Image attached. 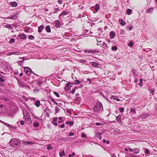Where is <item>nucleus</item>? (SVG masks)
<instances>
[{"mask_svg": "<svg viewBox=\"0 0 157 157\" xmlns=\"http://www.w3.org/2000/svg\"><path fill=\"white\" fill-rule=\"evenodd\" d=\"M94 110L96 112L102 113L103 108L102 103L100 102H97L94 106Z\"/></svg>", "mask_w": 157, "mask_h": 157, "instance_id": "f257e3e1", "label": "nucleus"}, {"mask_svg": "<svg viewBox=\"0 0 157 157\" xmlns=\"http://www.w3.org/2000/svg\"><path fill=\"white\" fill-rule=\"evenodd\" d=\"M10 146L14 148H17V147L20 144V141L16 139H11L10 142Z\"/></svg>", "mask_w": 157, "mask_h": 157, "instance_id": "f03ea898", "label": "nucleus"}, {"mask_svg": "<svg viewBox=\"0 0 157 157\" xmlns=\"http://www.w3.org/2000/svg\"><path fill=\"white\" fill-rule=\"evenodd\" d=\"M24 71L25 72L27 75H30L31 73L34 74V72L32 71L31 69L28 67H25L24 68Z\"/></svg>", "mask_w": 157, "mask_h": 157, "instance_id": "7ed1b4c3", "label": "nucleus"}, {"mask_svg": "<svg viewBox=\"0 0 157 157\" xmlns=\"http://www.w3.org/2000/svg\"><path fill=\"white\" fill-rule=\"evenodd\" d=\"M17 82L20 86L22 88H29L30 87L27 84H23L22 82L18 80Z\"/></svg>", "mask_w": 157, "mask_h": 157, "instance_id": "20e7f679", "label": "nucleus"}, {"mask_svg": "<svg viewBox=\"0 0 157 157\" xmlns=\"http://www.w3.org/2000/svg\"><path fill=\"white\" fill-rule=\"evenodd\" d=\"M23 114L24 118H25L26 121H28L29 120H31L30 115L29 113L27 112H23Z\"/></svg>", "mask_w": 157, "mask_h": 157, "instance_id": "39448f33", "label": "nucleus"}, {"mask_svg": "<svg viewBox=\"0 0 157 157\" xmlns=\"http://www.w3.org/2000/svg\"><path fill=\"white\" fill-rule=\"evenodd\" d=\"M148 114L146 113H143L140 116V119H146L148 117Z\"/></svg>", "mask_w": 157, "mask_h": 157, "instance_id": "423d86ee", "label": "nucleus"}, {"mask_svg": "<svg viewBox=\"0 0 157 157\" xmlns=\"http://www.w3.org/2000/svg\"><path fill=\"white\" fill-rule=\"evenodd\" d=\"M46 82V80H44L43 79H38L36 82H37V84L40 86V85L44 82Z\"/></svg>", "mask_w": 157, "mask_h": 157, "instance_id": "0eeeda50", "label": "nucleus"}, {"mask_svg": "<svg viewBox=\"0 0 157 157\" xmlns=\"http://www.w3.org/2000/svg\"><path fill=\"white\" fill-rule=\"evenodd\" d=\"M102 134V133L97 132L95 133V137L97 139H99L100 140H101V135Z\"/></svg>", "mask_w": 157, "mask_h": 157, "instance_id": "6e6552de", "label": "nucleus"}, {"mask_svg": "<svg viewBox=\"0 0 157 157\" xmlns=\"http://www.w3.org/2000/svg\"><path fill=\"white\" fill-rule=\"evenodd\" d=\"M18 37L21 39H25L26 38V36L24 33H20L18 35Z\"/></svg>", "mask_w": 157, "mask_h": 157, "instance_id": "1a4fd4ad", "label": "nucleus"}, {"mask_svg": "<svg viewBox=\"0 0 157 157\" xmlns=\"http://www.w3.org/2000/svg\"><path fill=\"white\" fill-rule=\"evenodd\" d=\"M18 16V15L17 13H16L15 14H14L13 16H9L7 17L8 19H13L15 20L17 17Z\"/></svg>", "mask_w": 157, "mask_h": 157, "instance_id": "9d476101", "label": "nucleus"}, {"mask_svg": "<svg viewBox=\"0 0 157 157\" xmlns=\"http://www.w3.org/2000/svg\"><path fill=\"white\" fill-rule=\"evenodd\" d=\"M71 84H74L71 83V82H69L66 84L65 87V90H67L70 88V85Z\"/></svg>", "mask_w": 157, "mask_h": 157, "instance_id": "9b49d317", "label": "nucleus"}, {"mask_svg": "<svg viewBox=\"0 0 157 157\" xmlns=\"http://www.w3.org/2000/svg\"><path fill=\"white\" fill-rule=\"evenodd\" d=\"M69 13L67 11H63L61 14L59 15V18L60 19H61L62 18H60V17H61Z\"/></svg>", "mask_w": 157, "mask_h": 157, "instance_id": "f8f14e48", "label": "nucleus"}, {"mask_svg": "<svg viewBox=\"0 0 157 157\" xmlns=\"http://www.w3.org/2000/svg\"><path fill=\"white\" fill-rule=\"evenodd\" d=\"M116 33L114 31H111L109 33V36L110 37L111 39L113 38L115 35Z\"/></svg>", "mask_w": 157, "mask_h": 157, "instance_id": "ddd939ff", "label": "nucleus"}, {"mask_svg": "<svg viewBox=\"0 0 157 157\" xmlns=\"http://www.w3.org/2000/svg\"><path fill=\"white\" fill-rule=\"evenodd\" d=\"M84 52L87 53H90L95 52H96L95 50H86L84 51Z\"/></svg>", "mask_w": 157, "mask_h": 157, "instance_id": "4468645a", "label": "nucleus"}, {"mask_svg": "<svg viewBox=\"0 0 157 157\" xmlns=\"http://www.w3.org/2000/svg\"><path fill=\"white\" fill-rule=\"evenodd\" d=\"M121 115H119L118 116L116 117V120L118 123H122L121 120Z\"/></svg>", "mask_w": 157, "mask_h": 157, "instance_id": "2eb2a0df", "label": "nucleus"}, {"mask_svg": "<svg viewBox=\"0 0 157 157\" xmlns=\"http://www.w3.org/2000/svg\"><path fill=\"white\" fill-rule=\"evenodd\" d=\"M17 2H11L10 3V5L13 7H15L17 6Z\"/></svg>", "mask_w": 157, "mask_h": 157, "instance_id": "dca6fc26", "label": "nucleus"}, {"mask_svg": "<svg viewBox=\"0 0 157 157\" xmlns=\"http://www.w3.org/2000/svg\"><path fill=\"white\" fill-rule=\"evenodd\" d=\"M119 22H120V24H121L122 26L124 25L126 23L121 18L119 19Z\"/></svg>", "mask_w": 157, "mask_h": 157, "instance_id": "f3484780", "label": "nucleus"}, {"mask_svg": "<svg viewBox=\"0 0 157 157\" xmlns=\"http://www.w3.org/2000/svg\"><path fill=\"white\" fill-rule=\"evenodd\" d=\"M15 113V111L12 110H10L9 112H7L8 115L10 116H12L13 114H14Z\"/></svg>", "mask_w": 157, "mask_h": 157, "instance_id": "a211bd4d", "label": "nucleus"}, {"mask_svg": "<svg viewBox=\"0 0 157 157\" xmlns=\"http://www.w3.org/2000/svg\"><path fill=\"white\" fill-rule=\"evenodd\" d=\"M91 65L94 67H97L99 66V64L96 62H92L91 63L90 62Z\"/></svg>", "mask_w": 157, "mask_h": 157, "instance_id": "6ab92c4d", "label": "nucleus"}, {"mask_svg": "<svg viewBox=\"0 0 157 157\" xmlns=\"http://www.w3.org/2000/svg\"><path fill=\"white\" fill-rule=\"evenodd\" d=\"M99 9L100 5L98 4H96L94 7V9L96 10V12L94 13H95L96 12H97Z\"/></svg>", "mask_w": 157, "mask_h": 157, "instance_id": "aec40b11", "label": "nucleus"}, {"mask_svg": "<svg viewBox=\"0 0 157 157\" xmlns=\"http://www.w3.org/2000/svg\"><path fill=\"white\" fill-rule=\"evenodd\" d=\"M46 31L48 33H50L51 31L50 27L49 25H47L45 28Z\"/></svg>", "mask_w": 157, "mask_h": 157, "instance_id": "412c9836", "label": "nucleus"}, {"mask_svg": "<svg viewBox=\"0 0 157 157\" xmlns=\"http://www.w3.org/2000/svg\"><path fill=\"white\" fill-rule=\"evenodd\" d=\"M111 98L117 101H120L119 99L117 96L112 95L111 97Z\"/></svg>", "mask_w": 157, "mask_h": 157, "instance_id": "4be33fe9", "label": "nucleus"}, {"mask_svg": "<svg viewBox=\"0 0 157 157\" xmlns=\"http://www.w3.org/2000/svg\"><path fill=\"white\" fill-rule=\"evenodd\" d=\"M55 25H56V26L57 28L59 27H60L61 26V24L60 23V22L58 20H57V21H55Z\"/></svg>", "mask_w": 157, "mask_h": 157, "instance_id": "5701e85b", "label": "nucleus"}, {"mask_svg": "<svg viewBox=\"0 0 157 157\" xmlns=\"http://www.w3.org/2000/svg\"><path fill=\"white\" fill-rule=\"evenodd\" d=\"M38 28V32L39 33H40L42 31V30L44 28V26L43 25H41L39 26Z\"/></svg>", "mask_w": 157, "mask_h": 157, "instance_id": "b1692460", "label": "nucleus"}, {"mask_svg": "<svg viewBox=\"0 0 157 157\" xmlns=\"http://www.w3.org/2000/svg\"><path fill=\"white\" fill-rule=\"evenodd\" d=\"M34 104L37 107H39L40 104V101L39 100H37L36 101H35Z\"/></svg>", "mask_w": 157, "mask_h": 157, "instance_id": "393cba45", "label": "nucleus"}, {"mask_svg": "<svg viewBox=\"0 0 157 157\" xmlns=\"http://www.w3.org/2000/svg\"><path fill=\"white\" fill-rule=\"evenodd\" d=\"M148 90L150 91V93L151 94L153 95H154L155 89L154 88L149 89Z\"/></svg>", "mask_w": 157, "mask_h": 157, "instance_id": "a878e982", "label": "nucleus"}, {"mask_svg": "<svg viewBox=\"0 0 157 157\" xmlns=\"http://www.w3.org/2000/svg\"><path fill=\"white\" fill-rule=\"evenodd\" d=\"M23 143L25 145H28L29 144H31L33 143V142L29 141H24L23 142Z\"/></svg>", "mask_w": 157, "mask_h": 157, "instance_id": "bb28decb", "label": "nucleus"}, {"mask_svg": "<svg viewBox=\"0 0 157 157\" xmlns=\"http://www.w3.org/2000/svg\"><path fill=\"white\" fill-rule=\"evenodd\" d=\"M0 121L1 123H3V124L5 125L6 126H7V127H10V128L12 127L11 125L10 124H8L6 123H5L3 121H2L1 120H0Z\"/></svg>", "mask_w": 157, "mask_h": 157, "instance_id": "cd10ccee", "label": "nucleus"}, {"mask_svg": "<svg viewBox=\"0 0 157 157\" xmlns=\"http://www.w3.org/2000/svg\"><path fill=\"white\" fill-rule=\"evenodd\" d=\"M133 151L135 154H137L139 152V150L137 148H134L133 149Z\"/></svg>", "mask_w": 157, "mask_h": 157, "instance_id": "c85d7f7f", "label": "nucleus"}, {"mask_svg": "<svg viewBox=\"0 0 157 157\" xmlns=\"http://www.w3.org/2000/svg\"><path fill=\"white\" fill-rule=\"evenodd\" d=\"M153 10V8H150L147 10V12L148 13H151L152 12Z\"/></svg>", "mask_w": 157, "mask_h": 157, "instance_id": "c756f323", "label": "nucleus"}, {"mask_svg": "<svg viewBox=\"0 0 157 157\" xmlns=\"http://www.w3.org/2000/svg\"><path fill=\"white\" fill-rule=\"evenodd\" d=\"M18 53V52H9L8 53H7V55L8 56H11L13 54H15V55H18V54H17V53Z\"/></svg>", "mask_w": 157, "mask_h": 157, "instance_id": "7c9ffc66", "label": "nucleus"}, {"mask_svg": "<svg viewBox=\"0 0 157 157\" xmlns=\"http://www.w3.org/2000/svg\"><path fill=\"white\" fill-rule=\"evenodd\" d=\"M132 12V10L131 9H128L127 10V14L129 15L131 14Z\"/></svg>", "mask_w": 157, "mask_h": 157, "instance_id": "2f4dec72", "label": "nucleus"}, {"mask_svg": "<svg viewBox=\"0 0 157 157\" xmlns=\"http://www.w3.org/2000/svg\"><path fill=\"white\" fill-rule=\"evenodd\" d=\"M111 49L112 50L116 51L117 49V46H113L111 47Z\"/></svg>", "mask_w": 157, "mask_h": 157, "instance_id": "473e14b6", "label": "nucleus"}, {"mask_svg": "<svg viewBox=\"0 0 157 157\" xmlns=\"http://www.w3.org/2000/svg\"><path fill=\"white\" fill-rule=\"evenodd\" d=\"M59 156L60 157H62L63 156H65V154L64 150L62 151V153L60 152L59 153Z\"/></svg>", "mask_w": 157, "mask_h": 157, "instance_id": "72a5a7b5", "label": "nucleus"}, {"mask_svg": "<svg viewBox=\"0 0 157 157\" xmlns=\"http://www.w3.org/2000/svg\"><path fill=\"white\" fill-rule=\"evenodd\" d=\"M152 49L150 48H147L146 49H143V50L145 52H150L151 51Z\"/></svg>", "mask_w": 157, "mask_h": 157, "instance_id": "f704fd0d", "label": "nucleus"}, {"mask_svg": "<svg viewBox=\"0 0 157 157\" xmlns=\"http://www.w3.org/2000/svg\"><path fill=\"white\" fill-rule=\"evenodd\" d=\"M133 75L135 76H137V74L136 73V70L133 69L132 71Z\"/></svg>", "mask_w": 157, "mask_h": 157, "instance_id": "c9c22d12", "label": "nucleus"}, {"mask_svg": "<svg viewBox=\"0 0 157 157\" xmlns=\"http://www.w3.org/2000/svg\"><path fill=\"white\" fill-rule=\"evenodd\" d=\"M135 110V108H131L130 109V111H131L132 113H133L134 114H136V111Z\"/></svg>", "mask_w": 157, "mask_h": 157, "instance_id": "e433bc0d", "label": "nucleus"}, {"mask_svg": "<svg viewBox=\"0 0 157 157\" xmlns=\"http://www.w3.org/2000/svg\"><path fill=\"white\" fill-rule=\"evenodd\" d=\"M103 48L105 49L106 48L108 47L107 44L105 42H103L102 44Z\"/></svg>", "mask_w": 157, "mask_h": 157, "instance_id": "4c0bfd02", "label": "nucleus"}, {"mask_svg": "<svg viewBox=\"0 0 157 157\" xmlns=\"http://www.w3.org/2000/svg\"><path fill=\"white\" fill-rule=\"evenodd\" d=\"M6 28L10 29H12V27L10 24H8L5 25Z\"/></svg>", "mask_w": 157, "mask_h": 157, "instance_id": "58836bf2", "label": "nucleus"}, {"mask_svg": "<svg viewBox=\"0 0 157 157\" xmlns=\"http://www.w3.org/2000/svg\"><path fill=\"white\" fill-rule=\"evenodd\" d=\"M24 61L23 60H21L18 61V64L21 66H22Z\"/></svg>", "mask_w": 157, "mask_h": 157, "instance_id": "ea45409f", "label": "nucleus"}, {"mask_svg": "<svg viewBox=\"0 0 157 157\" xmlns=\"http://www.w3.org/2000/svg\"><path fill=\"white\" fill-rule=\"evenodd\" d=\"M133 42L132 41H130L129 43L128 44V45L129 47H132L133 46Z\"/></svg>", "mask_w": 157, "mask_h": 157, "instance_id": "a19ab883", "label": "nucleus"}, {"mask_svg": "<svg viewBox=\"0 0 157 157\" xmlns=\"http://www.w3.org/2000/svg\"><path fill=\"white\" fill-rule=\"evenodd\" d=\"M65 123L66 124H69L70 125H72L73 124V121L70 122L69 121L66 122Z\"/></svg>", "mask_w": 157, "mask_h": 157, "instance_id": "79ce46f5", "label": "nucleus"}, {"mask_svg": "<svg viewBox=\"0 0 157 157\" xmlns=\"http://www.w3.org/2000/svg\"><path fill=\"white\" fill-rule=\"evenodd\" d=\"M55 111L56 113H58L59 112V109L58 107H55Z\"/></svg>", "mask_w": 157, "mask_h": 157, "instance_id": "37998d69", "label": "nucleus"}, {"mask_svg": "<svg viewBox=\"0 0 157 157\" xmlns=\"http://www.w3.org/2000/svg\"><path fill=\"white\" fill-rule=\"evenodd\" d=\"M39 124L37 122L34 123L33 124V126L35 127H37L39 126Z\"/></svg>", "mask_w": 157, "mask_h": 157, "instance_id": "c03bdc74", "label": "nucleus"}, {"mask_svg": "<svg viewBox=\"0 0 157 157\" xmlns=\"http://www.w3.org/2000/svg\"><path fill=\"white\" fill-rule=\"evenodd\" d=\"M54 9L55 11L53 13H55L57 12L59 10V7L56 8H54Z\"/></svg>", "mask_w": 157, "mask_h": 157, "instance_id": "a18cd8bd", "label": "nucleus"}, {"mask_svg": "<svg viewBox=\"0 0 157 157\" xmlns=\"http://www.w3.org/2000/svg\"><path fill=\"white\" fill-rule=\"evenodd\" d=\"M29 38L30 40H34V37L32 35H30L29 36Z\"/></svg>", "mask_w": 157, "mask_h": 157, "instance_id": "49530a36", "label": "nucleus"}, {"mask_svg": "<svg viewBox=\"0 0 157 157\" xmlns=\"http://www.w3.org/2000/svg\"><path fill=\"white\" fill-rule=\"evenodd\" d=\"M15 41V40L13 38H11L9 41V43L10 44H12L13 43H14Z\"/></svg>", "mask_w": 157, "mask_h": 157, "instance_id": "de8ad7c7", "label": "nucleus"}, {"mask_svg": "<svg viewBox=\"0 0 157 157\" xmlns=\"http://www.w3.org/2000/svg\"><path fill=\"white\" fill-rule=\"evenodd\" d=\"M142 81H143V80H142V79L140 78V83L139 84V86H141V87H142L143 86V84L142 83Z\"/></svg>", "mask_w": 157, "mask_h": 157, "instance_id": "09e8293b", "label": "nucleus"}, {"mask_svg": "<svg viewBox=\"0 0 157 157\" xmlns=\"http://www.w3.org/2000/svg\"><path fill=\"white\" fill-rule=\"evenodd\" d=\"M95 124L96 125L99 126V125H103L104 124H102V123H99V122H96L95 123Z\"/></svg>", "mask_w": 157, "mask_h": 157, "instance_id": "8fccbe9b", "label": "nucleus"}, {"mask_svg": "<svg viewBox=\"0 0 157 157\" xmlns=\"http://www.w3.org/2000/svg\"><path fill=\"white\" fill-rule=\"evenodd\" d=\"M119 111L121 112L122 113L124 111V109L123 108H120L119 109Z\"/></svg>", "mask_w": 157, "mask_h": 157, "instance_id": "3c124183", "label": "nucleus"}, {"mask_svg": "<svg viewBox=\"0 0 157 157\" xmlns=\"http://www.w3.org/2000/svg\"><path fill=\"white\" fill-rule=\"evenodd\" d=\"M83 4H82V5H80L79 6L78 8L80 9L83 10L84 8V6H83Z\"/></svg>", "mask_w": 157, "mask_h": 157, "instance_id": "603ef678", "label": "nucleus"}, {"mask_svg": "<svg viewBox=\"0 0 157 157\" xmlns=\"http://www.w3.org/2000/svg\"><path fill=\"white\" fill-rule=\"evenodd\" d=\"M53 93H54V94L57 97H59V93H58L57 92H54Z\"/></svg>", "mask_w": 157, "mask_h": 157, "instance_id": "864d4df0", "label": "nucleus"}, {"mask_svg": "<svg viewBox=\"0 0 157 157\" xmlns=\"http://www.w3.org/2000/svg\"><path fill=\"white\" fill-rule=\"evenodd\" d=\"M75 84H80V81L78 80H75L74 81Z\"/></svg>", "mask_w": 157, "mask_h": 157, "instance_id": "5fc2aeb1", "label": "nucleus"}, {"mask_svg": "<svg viewBox=\"0 0 157 157\" xmlns=\"http://www.w3.org/2000/svg\"><path fill=\"white\" fill-rule=\"evenodd\" d=\"M47 148L48 149H52V145L50 144H48L47 146Z\"/></svg>", "mask_w": 157, "mask_h": 157, "instance_id": "6e6d98bb", "label": "nucleus"}, {"mask_svg": "<svg viewBox=\"0 0 157 157\" xmlns=\"http://www.w3.org/2000/svg\"><path fill=\"white\" fill-rule=\"evenodd\" d=\"M68 135L69 136H74L75 135V134L74 133L71 132H70L69 133Z\"/></svg>", "mask_w": 157, "mask_h": 157, "instance_id": "4d7b16f0", "label": "nucleus"}, {"mask_svg": "<svg viewBox=\"0 0 157 157\" xmlns=\"http://www.w3.org/2000/svg\"><path fill=\"white\" fill-rule=\"evenodd\" d=\"M84 16L83 15V13L82 14H79L78 15V17L79 18H81L82 17H84Z\"/></svg>", "mask_w": 157, "mask_h": 157, "instance_id": "13d9d810", "label": "nucleus"}, {"mask_svg": "<svg viewBox=\"0 0 157 157\" xmlns=\"http://www.w3.org/2000/svg\"><path fill=\"white\" fill-rule=\"evenodd\" d=\"M102 33V31L100 32H98L97 33V35L98 36H101Z\"/></svg>", "mask_w": 157, "mask_h": 157, "instance_id": "bf43d9fd", "label": "nucleus"}, {"mask_svg": "<svg viewBox=\"0 0 157 157\" xmlns=\"http://www.w3.org/2000/svg\"><path fill=\"white\" fill-rule=\"evenodd\" d=\"M75 153L74 152L72 153L71 154H69L68 157H71L75 155Z\"/></svg>", "mask_w": 157, "mask_h": 157, "instance_id": "052dcab7", "label": "nucleus"}, {"mask_svg": "<svg viewBox=\"0 0 157 157\" xmlns=\"http://www.w3.org/2000/svg\"><path fill=\"white\" fill-rule=\"evenodd\" d=\"M80 62L82 63H86L87 61L85 59H81L80 60Z\"/></svg>", "mask_w": 157, "mask_h": 157, "instance_id": "680f3d73", "label": "nucleus"}, {"mask_svg": "<svg viewBox=\"0 0 157 157\" xmlns=\"http://www.w3.org/2000/svg\"><path fill=\"white\" fill-rule=\"evenodd\" d=\"M120 33L121 34H124L125 32L124 30L123 29H121L120 30Z\"/></svg>", "mask_w": 157, "mask_h": 157, "instance_id": "e2e57ef3", "label": "nucleus"}, {"mask_svg": "<svg viewBox=\"0 0 157 157\" xmlns=\"http://www.w3.org/2000/svg\"><path fill=\"white\" fill-rule=\"evenodd\" d=\"M5 80L2 77H0V82H3Z\"/></svg>", "mask_w": 157, "mask_h": 157, "instance_id": "0e129e2a", "label": "nucleus"}, {"mask_svg": "<svg viewBox=\"0 0 157 157\" xmlns=\"http://www.w3.org/2000/svg\"><path fill=\"white\" fill-rule=\"evenodd\" d=\"M89 30H86L85 31V33H86V35L89 34Z\"/></svg>", "mask_w": 157, "mask_h": 157, "instance_id": "69168bd1", "label": "nucleus"}, {"mask_svg": "<svg viewBox=\"0 0 157 157\" xmlns=\"http://www.w3.org/2000/svg\"><path fill=\"white\" fill-rule=\"evenodd\" d=\"M145 153L147 154H149L150 153V151L148 149H146L145 151Z\"/></svg>", "mask_w": 157, "mask_h": 157, "instance_id": "338daca9", "label": "nucleus"}, {"mask_svg": "<svg viewBox=\"0 0 157 157\" xmlns=\"http://www.w3.org/2000/svg\"><path fill=\"white\" fill-rule=\"evenodd\" d=\"M130 155L131 156V157H140L139 156H138V155H132L131 154H130Z\"/></svg>", "mask_w": 157, "mask_h": 157, "instance_id": "774afa93", "label": "nucleus"}]
</instances>
